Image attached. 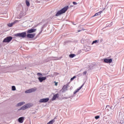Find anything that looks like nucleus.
Masks as SVG:
<instances>
[{
	"label": "nucleus",
	"instance_id": "1",
	"mask_svg": "<svg viewBox=\"0 0 124 124\" xmlns=\"http://www.w3.org/2000/svg\"><path fill=\"white\" fill-rule=\"evenodd\" d=\"M69 7L68 6H66L64 7V8H62L61 10L59 11L55 15V16L57 17L60 16V15H62V14H63V13H65L66 11H67V9H68Z\"/></svg>",
	"mask_w": 124,
	"mask_h": 124
},
{
	"label": "nucleus",
	"instance_id": "2",
	"mask_svg": "<svg viewBox=\"0 0 124 124\" xmlns=\"http://www.w3.org/2000/svg\"><path fill=\"white\" fill-rule=\"evenodd\" d=\"M15 36L16 37H22V38H25L27 36V33L26 32H22L21 33H17L15 34Z\"/></svg>",
	"mask_w": 124,
	"mask_h": 124
},
{
	"label": "nucleus",
	"instance_id": "3",
	"mask_svg": "<svg viewBox=\"0 0 124 124\" xmlns=\"http://www.w3.org/2000/svg\"><path fill=\"white\" fill-rule=\"evenodd\" d=\"M32 106V105L31 104H27L22 107H21L19 110H26V109H28V108H31Z\"/></svg>",
	"mask_w": 124,
	"mask_h": 124
},
{
	"label": "nucleus",
	"instance_id": "4",
	"mask_svg": "<svg viewBox=\"0 0 124 124\" xmlns=\"http://www.w3.org/2000/svg\"><path fill=\"white\" fill-rule=\"evenodd\" d=\"M13 38L11 36H8L4 39L3 40V43H9L11 40H12Z\"/></svg>",
	"mask_w": 124,
	"mask_h": 124
},
{
	"label": "nucleus",
	"instance_id": "5",
	"mask_svg": "<svg viewBox=\"0 0 124 124\" xmlns=\"http://www.w3.org/2000/svg\"><path fill=\"white\" fill-rule=\"evenodd\" d=\"M35 91H36V88H34L26 91L25 93H34Z\"/></svg>",
	"mask_w": 124,
	"mask_h": 124
},
{
	"label": "nucleus",
	"instance_id": "6",
	"mask_svg": "<svg viewBox=\"0 0 124 124\" xmlns=\"http://www.w3.org/2000/svg\"><path fill=\"white\" fill-rule=\"evenodd\" d=\"M48 101H49V98H46L41 99L39 102H40V103H45L46 102H48Z\"/></svg>",
	"mask_w": 124,
	"mask_h": 124
},
{
	"label": "nucleus",
	"instance_id": "7",
	"mask_svg": "<svg viewBox=\"0 0 124 124\" xmlns=\"http://www.w3.org/2000/svg\"><path fill=\"white\" fill-rule=\"evenodd\" d=\"M35 36V33H28L27 37L28 38H33Z\"/></svg>",
	"mask_w": 124,
	"mask_h": 124
},
{
	"label": "nucleus",
	"instance_id": "8",
	"mask_svg": "<svg viewBox=\"0 0 124 124\" xmlns=\"http://www.w3.org/2000/svg\"><path fill=\"white\" fill-rule=\"evenodd\" d=\"M104 62L106 63H111V62H112V59H107V58H105L104 60Z\"/></svg>",
	"mask_w": 124,
	"mask_h": 124
},
{
	"label": "nucleus",
	"instance_id": "9",
	"mask_svg": "<svg viewBox=\"0 0 124 124\" xmlns=\"http://www.w3.org/2000/svg\"><path fill=\"white\" fill-rule=\"evenodd\" d=\"M36 31V29H31L27 31V33H32Z\"/></svg>",
	"mask_w": 124,
	"mask_h": 124
},
{
	"label": "nucleus",
	"instance_id": "10",
	"mask_svg": "<svg viewBox=\"0 0 124 124\" xmlns=\"http://www.w3.org/2000/svg\"><path fill=\"white\" fill-rule=\"evenodd\" d=\"M24 120H25V117H21L18 119V122L20 123V124H23V123H24Z\"/></svg>",
	"mask_w": 124,
	"mask_h": 124
},
{
	"label": "nucleus",
	"instance_id": "11",
	"mask_svg": "<svg viewBox=\"0 0 124 124\" xmlns=\"http://www.w3.org/2000/svg\"><path fill=\"white\" fill-rule=\"evenodd\" d=\"M83 86H84V84H82L80 87H79L78 88L77 90L75 91V92H74V94H76V93H77L79 91H80V90H81V89H82V88H83Z\"/></svg>",
	"mask_w": 124,
	"mask_h": 124
},
{
	"label": "nucleus",
	"instance_id": "12",
	"mask_svg": "<svg viewBox=\"0 0 124 124\" xmlns=\"http://www.w3.org/2000/svg\"><path fill=\"white\" fill-rule=\"evenodd\" d=\"M46 79V78L45 77L38 78V80L41 83L43 82V81H45Z\"/></svg>",
	"mask_w": 124,
	"mask_h": 124
},
{
	"label": "nucleus",
	"instance_id": "13",
	"mask_svg": "<svg viewBox=\"0 0 124 124\" xmlns=\"http://www.w3.org/2000/svg\"><path fill=\"white\" fill-rule=\"evenodd\" d=\"M59 97V94H56L55 95H53V97L52 98V101H54V100H56V99H57V98H58Z\"/></svg>",
	"mask_w": 124,
	"mask_h": 124
},
{
	"label": "nucleus",
	"instance_id": "14",
	"mask_svg": "<svg viewBox=\"0 0 124 124\" xmlns=\"http://www.w3.org/2000/svg\"><path fill=\"white\" fill-rule=\"evenodd\" d=\"M25 102H21L20 103H18L16 104V107H20V106H22V105H24L25 104Z\"/></svg>",
	"mask_w": 124,
	"mask_h": 124
},
{
	"label": "nucleus",
	"instance_id": "15",
	"mask_svg": "<svg viewBox=\"0 0 124 124\" xmlns=\"http://www.w3.org/2000/svg\"><path fill=\"white\" fill-rule=\"evenodd\" d=\"M102 11H100L98 13H96V14H94V16H93V17H95L96 16H98L99 15H100L102 13Z\"/></svg>",
	"mask_w": 124,
	"mask_h": 124
},
{
	"label": "nucleus",
	"instance_id": "16",
	"mask_svg": "<svg viewBox=\"0 0 124 124\" xmlns=\"http://www.w3.org/2000/svg\"><path fill=\"white\" fill-rule=\"evenodd\" d=\"M63 92L67 91V85H64L62 88Z\"/></svg>",
	"mask_w": 124,
	"mask_h": 124
},
{
	"label": "nucleus",
	"instance_id": "17",
	"mask_svg": "<svg viewBox=\"0 0 124 124\" xmlns=\"http://www.w3.org/2000/svg\"><path fill=\"white\" fill-rule=\"evenodd\" d=\"M98 42H99V40H94V41H93V42L92 45H93V44H95V43H98Z\"/></svg>",
	"mask_w": 124,
	"mask_h": 124
},
{
	"label": "nucleus",
	"instance_id": "18",
	"mask_svg": "<svg viewBox=\"0 0 124 124\" xmlns=\"http://www.w3.org/2000/svg\"><path fill=\"white\" fill-rule=\"evenodd\" d=\"M52 77H54V76H57V75H59L58 73L54 72L53 75H51Z\"/></svg>",
	"mask_w": 124,
	"mask_h": 124
},
{
	"label": "nucleus",
	"instance_id": "19",
	"mask_svg": "<svg viewBox=\"0 0 124 124\" xmlns=\"http://www.w3.org/2000/svg\"><path fill=\"white\" fill-rule=\"evenodd\" d=\"M70 58H74L75 57V54H72L69 55Z\"/></svg>",
	"mask_w": 124,
	"mask_h": 124
},
{
	"label": "nucleus",
	"instance_id": "20",
	"mask_svg": "<svg viewBox=\"0 0 124 124\" xmlns=\"http://www.w3.org/2000/svg\"><path fill=\"white\" fill-rule=\"evenodd\" d=\"M26 3L27 6H30V2H29V1L26 0Z\"/></svg>",
	"mask_w": 124,
	"mask_h": 124
},
{
	"label": "nucleus",
	"instance_id": "21",
	"mask_svg": "<svg viewBox=\"0 0 124 124\" xmlns=\"http://www.w3.org/2000/svg\"><path fill=\"white\" fill-rule=\"evenodd\" d=\"M12 91H16V87L15 86H13L12 87Z\"/></svg>",
	"mask_w": 124,
	"mask_h": 124
},
{
	"label": "nucleus",
	"instance_id": "22",
	"mask_svg": "<svg viewBox=\"0 0 124 124\" xmlns=\"http://www.w3.org/2000/svg\"><path fill=\"white\" fill-rule=\"evenodd\" d=\"M51 60H53L54 61H57V60H58V59L57 57H52V59H51Z\"/></svg>",
	"mask_w": 124,
	"mask_h": 124
},
{
	"label": "nucleus",
	"instance_id": "23",
	"mask_svg": "<svg viewBox=\"0 0 124 124\" xmlns=\"http://www.w3.org/2000/svg\"><path fill=\"white\" fill-rule=\"evenodd\" d=\"M37 75H38V76H39L40 77H41V76H42V74H41L40 73H38Z\"/></svg>",
	"mask_w": 124,
	"mask_h": 124
},
{
	"label": "nucleus",
	"instance_id": "24",
	"mask_svg": "<svg viewBox=\"0 0 124 124\" xmlns=\"http://www.w3.org/2000/svg\"><path fill=\"white\" fill-rule=\"evenodd\" d=\"M76 78V76H74L73 78H71V81H73L74 79H75Z\"/></svg>",
	"mask_w": 124,
	"mask_h": 124
},
{
	"label": "nucleus",
	"instance_id": "25",
	"mask_svg": "<svg viewBox=\"0 0 124 124\" xmlns=\"http://www.w3.org/2000/svg\"><path fill=\"white\" fill-rule=\"evenodd\" d=\"M99 118H100L99 116H95V119L96 120H98Z\"/></svg>",
	"mask_w": 124,
	"mask_h": 124
},
{
	"label": "nucleus",
	"instance_id": "26",
	"mask_svg": "<svg viewBox=\"0 0 124 124\" xmlns=\"http://www.w3.org/2000/svg\"><path fill=\"white\" fill-rule=\"evenodd\" d=\"M113 25V22H111L109 25L108 26V27H111Z\"/></svg>",
	"mask_w": 124,
	"mask_h": 124
},
{
	"label": "nucleus",
	"instance_id": "27",
	"mask_svg": "<svg viewBox=\"0 0 124 124\" xmlns=\"http://www.w3.org/2000/svg\"><path fill=\"white\" fill-rule=\"evenodd\" d=\"M8 27H12V24L11 23H9V24H8Z\"/></svg>",
	"mask_w": 124,
	"mask_h": 124
},
{
	"label": "nucleus",
	"instance_id": "28",
	"mask_svg": "<svg viewBox=\"0 0 124 124\" xmlns=\"http://www.w3.org/2000/svg\"><path fill=\"white\" fill-rule=\"evenodd\" d=\"M16 23V21H14V22H12V23H11V24H12V26H13V25H14V24H15Z\"/></svg>",
	"mask_w": 124,
	"mask_h": 124
},
{
	"label": "nucleus",
	"instance_id": "29",
	"mask_svg": "<svg viewBox=\"0 0 124 124\" xmlns=\"http://www.w3.org/2000/svg\"><path fill=\"white\" fill-rule=\"evenodd\" d=\"M78 77H81V76H82V74H78Z\"/></svg>",
	"mask_w": 124,
	"mask_h": 124
},
{
	"label": "nucleus",
	"instance_id": "30",
	"mask_svg": "<svg viewBox=\"0 0 124 124\" xmlns=\"http://www.w3.org/2000/svg\"><path fill=\"white\" fill-rule=\"evenodd\" d=\"M87 74V71H85L83 72V75H86Z\"/></svg>",
	"mask_w": 124,
	"mask_h": 124
},
{
	"label": "nucleus",
	"instance_id": "31",
	"mask_svg": "<svg viewBox=\"0 0 124 124\" xmlns=\"http://www.w3.org/2000/svg\"><path fill=\"white\" fill-rule=\"evenodd\" d=\"M73 3L75 5L76 4H77V2H75V1H74L73 2Z\"/></svg>",
	"mask_w": 124,
	"mask_h": 124
},
{
	"label": "nucleus",
	"instance_id": "32",
	"mask_svg": "<svg viewBox=\"0 0 124 124\" xmlns=\"http://www.w3.org/2000/svg\"><path fill=\"white\" fill-rule=\"evenodd\" d=\"M55 85L58 86V82H55Z\"/></svg>",
	"mask_w": 124,
	"mask_h": 124
},
{
	"label": "nucleus",
	"instance_id": "33",
	"mask_svg": "<svg viewBox=\"0 0 124 124\" xmlns=\"http://www.w3.org/2000/svg\"><path fill=\"white\" fill-rule=\"evenodd\" d=\"M81 31V30H78V32H80Z\"/></svg>",
	"mask_w": 124,
	"mask_h": 124
},
{
	"label": "nucleus",
	"instance_id": "34",
	"mask_svg": "<svg viewBox=\"0 0 124 124\" xmlns=\"http://www.w3.org/2000/svg\"><path fill=\"white\" fill-rule=\"evenodd\" d=\"M90 50H91L90 48H89V49L88 50H87V51H90Z\"/></svg>",
	"mask_w": 124,
	"mask_h": 124
},
{
	"label": "nucleus",
	"instance_id": "35",
	"mask_svg": "<svg viewBox=\"0 0 124 124\" xmlns=\"http://www.w3.org/2000/svg\"><path fill=\"white\" fill-rule=\"evenodd\" d=\"M107 107H109V106H107Z\"/></svg>",
	"mask_w": 124,
	"mask_h": 124
},
{
	"label": "nucleus",
	"instance_id": "36",
	"mask_svg": "<svg viewBox=\"0 0 124 124\" xmlns=\"http://www.w3.org/2000/svg\"><path fill=\"white\" fill-rule=\"evenodd\" d=\"M73 24H74V25H76V24H75V23H74Z\"/></svg>",
	"mask_w": 124,
	"mask_h": 124
}]
</instances>
